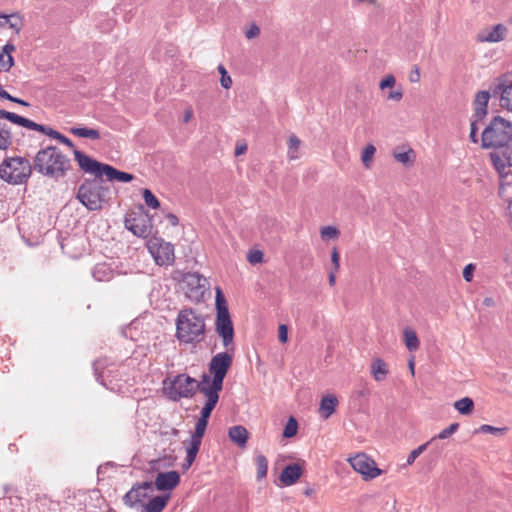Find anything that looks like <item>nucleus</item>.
<instances>
[{
    "mask_svg": "<svg viewBox=\"0 0 512 512\" xmlns=\"http://www.w3.org/2000/svg\"><path fill=\"white\" fill-rule=\"evenodd\" d=\"M482 147L493 148L490 154L494 168L501 177L507 176L512 166V123L501 116H495L482 132Z\"/></svg>",
    "mask_w": 512,
    "mask_h": 512,
    "instance_id": "obj_1",
    "label": "nucleus"
},
{
    "mask_svg": "<svg viewBox=\"0 0 512 512\" xmlns=\"http://www.w3.org/2000/svg\"><path fill=\"white\" fill-rule=\"evenodd\" d=\"M33 168L40 175L59 181L71 169V160L57 146L50 145L36 153Z\"/></svg>",
    "mask_w": 512,
    "mask_h": 512,
    "instance_id": "obj_2",
    "label": "nucleus"
},
{
    "mask_svg": "<svg viewBox=\"0 0 512 512\" xmlns=\"http://www.w3.org/2000/svg\"><path fill=\"white\" fill-rule=\"evenodd\" d=\"M206 323L203 315L192 308L179 311L176 318V338L180 343L198 344L205 338Z\"/></svg>",
    "mask_w": 512,
    "mask_h": 512,
    "instance_id": "obj_3",
    "label": "nucleus"
},
{
    "mask_svg": "<svg viewBox=\"0 0 512 512\" xmlns=\"http://www.w3.org/2000/svg\"><path fill=\"white\" fill-rule=\"evenodd\" d=\"M98 178L84 180L77 191V199L89 211L101 210L110 198V188Z\"/></svg>",
    "mask_w": 512,
    "mask_h": 512,
    "instance_id": "obj_4",
    "label": "nucleus"
},
{
    "mask_svg": "<svg viewBox=\"0 0 512 512\" xmlns=\"http://www.w3.org/2000/svg\"><path fill=\"white\" fill-rule=\"evenodd\" d=\"M73 153L80 169L85 173L94 175L95 177L105 175L109 181H119L123 183H128L134 178L132 174L119 171L109 164L98 162L82 151L75 149Z\"/></svg>",
    "mask_w": 512,
    "mask_h": 512,
    "instance_id": "obj_5",
    "label": "nucleus"
},
{
    "mask_svg": "<svg viewBox=\"0 0 512 512\" xmlns=\"http://www.w3.org/2000/svg\"><path fill=\"white\" fill-rule=\"evenodd\" d=\"M215 306V331L221 338L223 346L228 351L234 352V325L228 309L226 298L220 288H216Z\"/></svg>",
    "mask_w": 512,
    "mask_h": 512,
    "instance_id": "obj_6",
    "label": "nucleus"
},
{
    "mask_svg": "<svg viewBox=\"0 0 512 512\" xmlns=\"http://www.w3.org/2000/svg\"><path fill=\"white\" fill-rule=\"evenodd\" d=\"M33 170V163L25 157H6L0 164V178L8 184L20 185L28 181Z\"/></svg>",
    "mask_w": 512,
    "mask_h": 512,
    "instance_id": "obj_7",
    "label": "nucleus"
},
{
    "mask_svg": "<svg viewBox=\"0 0 512 512\" xmlns=\"http://www.w3.org/2000/svg\"><path fill=\"white\" fill-rule=\"evenodd\" d=\"M209 375L203 373L200 381L187 374H179L175 376L169 386L165 387V391L169 399L178 401L181 398H192L197 391L201 393L203 387H207Z\"/></svg>",
    "mask_w": 512,
    "mask_h": 512,
    "instance_id": "obj_8",
    "label": "nucleus"
},
{
    "mask_svg": "<svg viewBox=\"0 0 512 512\" xmlns=\"http://www.w3.org/2000/svg\"><path fill=\"white\" fill-rule=\"evenodd\" d=\"M233 363V352L226 349L214 355L208 365L209 380L208 389L220 392L223 389L224 379Z\"/></svg>",
    "mask_w": 512,
    "mask_h": 512,
    "instance_id": "obj_9",
    "label": "nucleus"
},
{
    "mask_svg": "<svg viewBox=\"0 0 512 512\" xmlns=\"http://www.w3.org/2000/svg\"><path fill=\"white\" fill-rule=\"evenodd\" d=\"M493 96L501 109L512 113V77L509 74L493 79Z\"/></svg>",
    "mask_w": 512,
    "mask_h": 512,
    "instance_id": "obj_10",
    "label": "nucleus"
},
{
    "mask_svg": "<svg viewBox=\"0 0 512 512\" xmlns=\"http://www.w3.org/2000/svg\"><path fill=\"white\" fill-rule=\"evenodd\" d=\"M183 289L186 296L194 302L203 300L206 291L207 280L198 272H188L183 275Z\"/></svg>",
    "mask_w": 512,
    "mask_h": 512,
    "instance_id": "obj_11",
    "label": "nucleus"
},
{
    "mask_svg": "<svg viewBox=\"0 0 512 512\" xmlns=\"http://www.w3.org/2000/svg\"><path fill=\"white\" fill-rule=\"evenodd\" d=\"M351 467L360 473L364 479H374L382 473L375 461L364 453H359L348 459Z\"/></svg>",
    "mask_w": 512,
    "mask_h": 512,
    "instance_id": "obj_12",
    "label": "nucleus"
},
{
    "mask_svg": "<svg viewBox=\"0 0 512 512\" xmlns=\"http://www.w3.org/2000/svg\"><path fill=\"white\" fill-rule=\"evenodd\" d=\"M152 482H143L135 484L123 497V501L129 507L142 503L153 492Z\"/></svg>",
    "mask_w": 512,
    "mask_h": 512,
    "instance_id": "obj_13",
    "label": "nucleus"
},
{
    "mask_svg": "<svg viewBox=\"0 0 512 512\" xmlns=\"http://www.w3.org/2000/svg\"><path fill=\"white\" fill-rule=\"evenodd\" d=\"M149 250L158 265H171L174 262V247L171 243L161 241L153 243Z\"/></svg>",
    "mask_w": 512,
    "mask_h": 512,
    "instance_id": "obj_14",
    "label": "nucleus"
},
{
    "mask_svg": "<svg viewBox=\"0 0 512 512\" xmlns=\"http://www.w3.org/2000/svg\"><path fill=\"white\" fill-rule=\"evenodd\" d=\"M490 99L494 100L493 96V81L489 85L488 90H482L476 93L474 98V115L476 121H482L487 115L488 102Z\"/></svg>",
    "mask_w": 512,
    "mask_h": 512,
    "instance_id": "obj_15",
    "label": "nucleus"
},
{
    "mask_svg": "<svg viewBox=\"0 0 512 512\" xmlns=\"http://www.w3.org/2000/svg\"><path fill=\"white\" fill-rule=\"evenodd\" d=\"M180 482V475L177 471L160 472L157 474L154 486L158 491H169L174 489Z\"/></svg>",
    "mask_w": 512,
    "mask_h": 512,
    "instance_id": "obj_16",
    "label": "nucleus"
},
{
    "mask_svg": "<svg viewBox=\"0 0 512 512\" xmlns=\"http://www.w3.org/2000/svg\"><path fill=\"white\" fill-rule=\"evenodd\" d=\"M201 393L205 396L206 402L203 408L201 409L200 417L198 419L208 421L212 411L214 410L219 401L220 392L203 387L201 389Z\"/></svg>",
    "mask_w": 512,
    "mask_h": 512,
    "instance_id": "obj_17",
    "label": "nucleus"
},
{
    "mask_svg": "<svg viewBox=\"0 0 512 512\" xmlns=\"http://www.w3.org/2000/svg\"><path fill=\"white\" fill-rule=\"evenodd\" d=\"M303 469L298 463L287 465L281 472L280 481L285 486H291L302 476Z\"/></svg>",
    "mask_w": 512,
    "mask_h": 512,
    "instance_id": "obj_18",
    "label": "nucleus"
},
{
    "mask_svg": "<svg viewBox=\"0 0 512 512\" xmlns=\"http://www.w3.org/2000/svg\"><path fill=\"white\" fill-rule=\"evenodd\" d=\"M208 421L198 419L195 425V430L191 435L188 445L190 446V455L198 452L201 446L202 437L205 434Z\"/></svg>",
    "mask_w": 512,
    "mask_h": 512,
    "instance_id": "obj_19",
    "label": "nucleus"
},
{
    "mask_svg": "<svg viewBox=\"0 0 512 512\" xmlns=\"http://www.w3.org/2000/svg\"><path fill=\"white\" fill-rule=\"evenodd\" d=\"M228 436L233 443L237 444L240 448H244L247 444L249 433L244 426L235 425L229 428Z\"/></svg>",
    "mask_w": 512,
    "mask_h": 512,
    "instance_id": "obj_20",
    "label": "nucleus"
},
{
    "mask_svg": "<svg viewBox=\"0 0 512 512\" xmlns=\"http://www.w3.org/2000/svg\"><path fill=\"white\" fill-rule=\"evenodd\" d=\"M338 399L331 394L324 395L320 402L319 414L323 419H328L336 409Z\"/></svg>",
    "mask_w": 512,
    "mask_h": 512,
    "instance_id": "obj_21",
    "label": "nucleus"
},
{
    "mask_svg": "<svg viewBox=\"0 0 512 512\" xmlns=\"http://www.w3.org/2000/svg\"><path fill=\"white\" fill-rule=\"evenodd\" d=\"M169 499L170 495L155 496L144 505V510L145 512H162Z\"/></svg>",
    "mask_w": 512,
    "mask_h": 512,
    "instance_id": "obj_22",
    "label": "nucleus"
},
{
    "mask_svg": "<svg viewBox=\"0 0 512 512\" xmlns=\"http://www.w3.org/2000/svg\"><path fill=\"white\" fill-rule=\"evenodd\" d=\"M15 49V46L9 42L2 48V52L0 53V66L4 71H9L14 65V59L11 54Z\"/></svg>",
    "mask_w": 512,
    "mask_h": 512,
    "instance_id": "obj_23",
    "label": "nucleus"
},
{
    "mask_svg": "<svg viewBox=\"0 0 512 512\" xmlns=\"http://www.w3.org/2000/svg\"><path fill=\"white\" fill-rule=\"evenodd\" d=\"M92 276L97 281H109L113 278V270L106 263H98L92 271Z\"/></svg>",
    "mask_w": 512,
    "mask_h": 512,
    "instance_id": "obj_24",
    "label": "nucleus"
},
{
    "mask_svg": "<svg viewBox=\"0 0 512 512\" xmlns=\"http://www.w3.org/2000/svg\"><path fill=\"white\" fill-rule=\"evenodd\" d=\"M507 28L502 24L495 25L487 35L481 37V41L496 43L504 39Z\"/></svg>",
    "mask_w": 512,
    "mask_h": 512,
    "instance_id": "obj_25",
    "label": "nucleus"
},
{
    "mask_svg": "<svg viewBox=\"0 0 512 512\" xmlns=\"http://www.w3.org/2000/svg\"><path fill=\"white\" fill-rule=\"evenodd\" d=\"M371 372L376 381H382L388 374L386 363L382 359H376L371 366Z\"/></svg>",
    "mask_w": 512,
    "mask_h": 512,
    "instance_id": "obj_26",
    "label": "nucleus"
},
{
    "mask_svg": "<svg viewBox=\"0 0 512 512\" xmlns=\"http://www.w3.org/2000/svg\"><path fill=\"white\" fill-rule=\"evenodd\" d=\"M403 336L406 348L410 352L416 351L419 348L420 342L414 330L411 328H405L403 331Z\"/></svg>",
    "mask_w": 512,
    "mask_h": 512,
    "instance_id": "obj_27",
    "label": "nucleus"
},
{
    "mask_svg": "<svg viewBox=\"0 0 512 512\" xmlns=\"http://www.w3.org/2000/svg\"><path fill=\"white\" fill-rule=\"evenodd\" d=\"M70 132L77 137L89 138L92 140H98L101 137L99 130L88 127H73L70 129Z\"/></svg>",
    "mask_w": 512,
    "mask_h": 512,
    "instance_id": "obj_28",
    "label": "nucleus"
},
{
    "mask_svg": "<svg viewBox=\"0 0 512 512\" xmlns=\"http://www.w3.org/2000/svg\"><path fill=\"white\" fill-rule=\"evenodd\" d=\"M13 143V136L9 126L0 124V150H7Z\"/></svg>",
    "mask_w": 512,
    "mask_h": 512,
    "instance_id": "obj_29",
    "label": "nucleus"
},
{
    "mask_svg": "<svg viewBox=\"0 0 512 512\" xmlns=\"http://www.w3.org/2000/svg\"><path fill=\"white\" fill-rule=\"evenodd\" d=\"M454 407L455 409L463 414V415H468L472 412L473 410V407H474V402L471 398L469 397H464L458 401H456L454 403Z\"/></svg>",
    "mask_w": 512,
    "mask_h": 512,
    "instance_id": "obj_30",
    "label": "nucleus"
},
{
    "mask_svg": "<svg viewBox=\"0 0 512 512\" xmlns=\"http://www.w3.org/2000/svg\"><path fill=\"white\" fill-rule=\"evenodd\" d=\"M301 140L296 135H291L288 140V158L295 160L299 158L298 149L300 148Z\"/></svg>",
    "mask_w": 512,
    "mask_h": 512,
    "instance_id": "obj_31",
    "label": "nucleus"
},
{
    "mask_svg": "<svg viewBox=\"0 0 512 512\" xmlns=\"http://www.w3.org/2000/svg\"><path fill=\"white\" fill-rule=\"evenodd\" d=\"M19 126L25 127L30 130H35V131L41 132L47 136L49 134V129H51V127H49V126L38 124V123H36L28 118H25V117L22 118Z\"/></svg>",
    "mask_w": 512,
    "mask_h": 512,
    "instance_id": "obj_32",
    "label": "nucleus"
},
{
    "mask_svg": "<svg viewBox=\"0 0 512 512\" xmlns=\"http://www.w3.org/2000/svg\"><path fill=\"white\" fill-rule=\"evenodd\" d=\"M256 466H257V478L258 479L265 478L267 476V472H268V460L264 455H262V454L257 455Z\"/></svg>",
    "mask_w": 512,
    "mask_h": 512,
    "instance_id": "obj_33",
    "label": "nucleus"
},
{
    "mask_svg": "<svg viewBox=\"0 0 512 512\" xmlns=\"http://www.w3.org/2000/svg\"><path fill=\"white\" fill-rule=\"evenodd\" d=\"M394 158L402 163L403 165H406V166H409L413 163L414 161V158H415V153L412 149H409L407 151H404V152H398V153H394Z\"/></svg>",
    "mask_w": 512,
    "mask_h": 512,
    "instance_id": "obj_34",
    "label": "nucleus"
},
{
    "mask_svg": "<svg viewBox=\"0 0 512 512\" xmlns=\"http://www.w3.org/2000/svg\"><path fill=\"white\" fill-rule=\"evenodd\" d=\"M376 148L372 144H368L362 151L361 159L366 168H369L373 160Z\"/></svg>",
    "mask_w": 512,
    "mask_h": 512,
    "instance_id": "obj_35",
    "label": "nucleus"
},
{
    "mask_svg": "<svg viewBox=\"0 0 512 512\" xmlns=\"http://www.w3.org/2000/svg\"><path fill=\"white\" fill-rule=\"evenodd\" d=\"M298 430V423L294 417H290L285 425L283 436L285 438H291L296 435Z\"/></svg>",
    "mask_w": 512,
    "mask_h": 512,
    "instance_id": "obj_36",
    "label": "nucleus"
},
{
    "mask_svg": "<svg viewBox=\"0 0 512 512\" xmlns=\"http://www.w3.org/2000/svg\"><path fill=\"white\" fill-rule=\"evenodd\" d=\"M459 428V424L458 423H452L450 424L447 428L443 429L440 433H438L436 436H434L430 441L431 443L435 440V439H440V440H443V439H447L449 438L452 434H454Z\"/></svg>",
    "mask_w": 512,
    "mask_h": 512,
    "instance_id": "obj_37",
    "label": "nucleus"
},
{
    "mask_svg": "<svg viewBox=\"0 0 512 512\" xmlns=\"http://www.w3.org/2000/svg\"><path fill=\"white\" fill-rule=\"evenodd\" d=\"M143 199L145 201V204L148 207H151L152 209H157V208L160 207L159 200L156 198V196L149 189H144L143 190Z\"/></svg>",
    "mask_w": 512,
    "mask_h": 512,
    "instance_id": "obj_38",
    "label": "nucleus"
},
{
    "mask_svg": "<svg viewBox=\"0 0 512 512\" xmlns=\"http://www.w3.org/2000/svg\"><path fill=\"white\" fill-rule=\"evenodd\" d=\"M431 444V441H428L416 449L412 450L407 457V465H412L415 460L427 449V447Z\"/></svg>",
    "mask_w": 512,
    "mask_h": 512,
    "instance_id": "obj_39",
    "label": "nucleus"
},
{
    "mask_svg": "<svg viewBox=\"0 0 512 512\" xmlns=\"http://www.w3.org/2000/svg\"><path fill=\"white\" fill-rule=\"evenodd\" d=\"M125 227L130 230L136 236H145L147 228L145 225L133 224L131 220H125Z\"/></svg>",
    "mask_w": 512,
    "mask_h": 512,
    "instance_id": "obj_40",
    "label": "nucleus"
},
{
    "mask_svg": "<svg viewBox=\"0 0 512 512\" xmlns=\"http://www.w3.org/2000/svg\"><path fill=\"white\" fill-rule=\"evenodd\" d=\"M48 136H50L53 139L58 140L60 143L68 146L69 148H73L74 147L73 142L68 137H66L65 135L61 134L60 132H58V131H56V130H54L52 128L49 129Z\"/></svg>",
    "mask_w": 512,
    "mask_h": 512,
    "instance_id": "obj_41",
    "label": "nucleus"
},
{
    "mask_svg": "<svg viewBox=\"0 0 512 512\" xmlns=\"http://www.w3.org/2000/svg\"><path fill=\"white\" fill-rule=\"evenodd\" d=\"M507 430L506 427H494L492 425H488V424H483L479 427V429L477 430V432H481V433H491V434H494V435H501L503 434L505 431Z\"/></svg>",
    "mask_w": 512,
    "mask_h": 512,
    "instance_id": "obj_42",
    "label": "nucleus"
},
{
    "mask_svg": "<svg viewBox=\"0 0 512 512\" xmlns=\"http://www.w3.org/2000/svg\"><path fill=\"white\" fill-rule=\"evenodd\" d=\"M3 118V119H6L10 122H12L13 124H17V125H20L21 123V120H22V116L16 114V113H13V112H9V111H6V110H3L1 109L0 110V119Z\"/></svg>",
    "mask_w": 512,
    "mask_h": 512,
    "instance_id": "obj_43",
    "label": "nucleus"
},
{
    "mask_svg": "<svg viewBox=\"0 0 512 512\" xmlns=\"http://www.w3.org/2000/svg\"><path fill=\"white\" fill-rule=\"evenodd\" d=\"M320 233L323 239H332L338 236L339 231L334 226H325L321 229Z\"/></svg>",
    "mask_w": 512,
    "mask_h": 512,
    "instance_id": "obj_44",
    "label": "nucleus"
},
{
    "mask_svg": "<svg viewBox=\"0 0 512 512\" xmlns=\"http://www.w3.org/2000/svg\"><path fill=\"white\" fill-rule=\"evenodd\" d=\"M218 70L221 74L220 82H221L222 87L225 89H229L232 85V80H231L230 76L227 74L226 69L224 68L223 65H219Z\"/></svg>",
    "mask_w": 512,
    "mask_h": 512,
    "instance_id": "obj_45",
    "label": "nucleus"
},
{
    "mask_svg": "<svg viewBox=\"0 0 512 512\" xmlns=\"http://www.w3.org/2000/svg\"><path fill=\"white\" fill-rule=\"evenodd\" d=\"M105 365H106L105 360H96L93 363V369H94V373L96 376V380L100 383H103L101 380L100 370L103 369L105 367Z\"/></svg>",
    "mask_w": 512,
    "mask_h": 512,
    "instance_id": "obj_46",
    "label": "nucleus"
},
{
    "mask_svg": "<svg viewBox=\"0 0 512 512\" xmlns=\"http://www.w3.org/2000/svg\"><path fill=\"white\" fill-rule=\"evenodd\" d=\"M8 25L11 29H13L18 34L23 27V19L18 14V17L11 19V21H9Z\"/></svg>",
    "mask_w": 512,
    "mask_h": 512,
    "instance_id": "obj_47",
    "label": "nucleus"
},
{
    "mask_svg": "<svg viewBox=\"0 0 512 512\" xmlns=\"http://www.w3.org/2000/svg\"><path fill=\"white\" fill-rule=\"evenodd\" d=\"M394 85H395V77L390 74L381 80L379 87H380V89L384 90L386 88H391Z\"/></svg>",
    "mask_w": 512,
    "mask_h": 512,
    "instance_id": "obj_48",
    "label": "nucleus"
},
{
    "mask_svg": "<svg viewBox=\"0 0 512 512\" xmlns=\"http://www.w3.org/2000/svg\"><path fill=\"white\" fill-rule=\"evenodd\" d=\"M186 453L187 454H186L185 462L183 463V468L188 469L195 461L198 452H195V453H193V455H190V446L187 445Z\"/></svg>",
    "mask_w": 512,
    "mask_h": 512,
    "instance_id": "obj_49",
    "label": "nucleus"
},
{
    "mask_svg": "<svg viewBox=\"0 0 512 512\" xmlns=\"http://www.w3.org/2000/svg\"><path fill=\"white\" fill-rule=\"evenodd\" d=\"M262 259H263V253L259 250L252 251L248 255V261L251 264L260 263V262H262Z\"/></svg>",
    "mask_w": 512,
    "mask_h": 512,
    "instance_id": "obj_50",
    "label": "nucleus"
},
{
    "mask_svg": "<svg viewBox=\"0 0 512 512\" xmlns=\"http://www.w3.org/2000/svg\"><path fill=\"white\" fill-rule=\"evenodd\" d=\"M474 270H475V265L472 263H470L464 267L463 278L465 279V281H467V282L472 281Z\"/></svg>",
    "mask_w": 512,
    "mask_h": 512,
    "instance_id": "obj_51",
    "label": "nucleus"
},
{
    "mask_svg": "<svg viewBox=\"0 0 512 512\" xmlns=\"http://www.w3.org/2000/svg\"><path fill=\"white\" fill-rule=\"evenodd\" d=\"M479 121H476V118H474V120L471 122V129H470V140L473 142V143H477L478 142V137H477V132H478V124Z\"/></svg>",
    "mask_w": 512,
    "mask_h": 512,
    "instance_id": "obj_52",
    "label": "nucleus"
},
{
    "mask_svg": "<svg viewBox=\"0 0 512 512\" xmlns=\"http://www.w3.org/2000/svg\"><path fill=\"white\" fill-rule=\"evenodd\" d=\"M409 81L412 83H418L420 81V71L417 66H414L409 73Z\"/></svg>",
    "mask_w": 512,
    "mask_h": 512,
    "instance_id": "obj_53",
    "label": "nucleus"
},
{
    "mask_svg": "<svg viewBox=\"0 0 512 512\" xmlns=\"http://www.w3.org/2000/svg\"><path fill=\"white\" fill-rule=\"evenodd\" d=\"M278 332H279L278 337H279L280 342L286 343L287 339H288V328H287V326L284 325V324L280 325Z\"/></svg>",
    "mask_w": 512,
    "mask_h": 512,
    "instance_id": "obj_54",
    "label": "nucleus"
},
{
    "mask_svg": "<svg viewBox=\"0 0 512 512\" xmlns=\"http://www.w3.org/2000/svg\"><path fill=\"white\" fill-rule=\"evenodd\" d=\"M16 17H18V13H13L10 15L0 13V27H4L5 25L9 24V21Z\"/></svg>",
    "mask_w": 512,
    "mask_h": 512,
    "instance_id": "obj_55",
    "label": "nucleus"
},
{
    "mask_svg": "<svg viewBox=\"0 0 512 512\" xmlns=\"http://www.w3.org/2000/svg\"><path fill=\"white\" fill-rule=\"evenodd\" d=\"M260 33V29L256 24H252L250 28L246 31L245 35L248 39H252L256 37Z\"/></svg>",
    "mask_w": 512,
    "mask_h": 512,
    "instance_id": "obj_56",
    "label": "nucleus"
},
{
    "mask_svg": "<svg viewBox=\"0 0 512 512\" xmlns=\"http://www.w3.org/2000/svg\"><path fill=\"white\" fill-rule=\"evenodd\" d=\"M331 261H332V264L334 265L335 270H338V268L340 266V264H339L340 256H339V253L336 248H334L332 250Z\"/></svg>",
    "mask_w": 512,
    "mask_h": 512,
    "instance_id": "obj_57",
    "label": "nucleus"
},
{
    "mask_svg": "<svg viewBox=\"0 0 512 512\" xmlns=\"http://www.w3.org/2000/svg\"><path fill=\"white\" fill-rule=\"evenodd\" d=\"M402 97H403V93L401 90L391 91L387 96V98L389 100H394V101H400L402 99Z\"/></svg>",
    "mask_w": 512,
    "mask_h": 512,
    "instance_id": "obj_58",
    "label": "nucleus"
},
{
    "mask_svg": "<svg viewBox=\"0 0 512 512\" xmlns=\"http://www.w3.org/2000/svg\"><path fill=\"white\" fill-rule=\"evenodd\" d=\"M193 117V110L192 108H187L185 109L184 111V115H183V122L184 123H188Z\"/></svg>",
    "mask_w": 512,
    "mask_h": 512,
    "instance_id": "obj_59",
    "label": "nucleus"
},
{
    "mask_svg": "<svg viewBox=\"0 0 512 512\" xmlns=\"http://www.w3.org/2000/svg\"><path fill=\"white\" fill-rule=\"evenodd\" d=\"M10 101L14 102V103H17L19 105H22V106H26V107L30 106V104L27 101H25L23 99H20V98H17V97H14V96H11Z\"/></svg>",
    "mask_w": 512,
    "mask_h": 512,
    "instance_id": "obj_60",
    "label": "nucleus"
},
{
    "mask_svg": "<svg viewBox=\"0 0 512 512\" xmlns=\"http://www.w3.org/2000/svg\"><path fill=\"white\" fill-rule=\"evenodd\" d=\"M167 219L169 220L170 224L173 226H177L179 223L178 217L174 214H168Z\"/></svg>",
    "mask_w": 512,
    "mask_h": 512,
    "instance_id": "obj_61",
    "label": "nucleus"
},
{
    "mask_svg": "<svg viewBox=\"0 0 512 512\" xmlns=\"http://www.w3.org/2000/svg\"><path fill=\"white\" fill-rule=\"evenodd\" d=\"M246 150H247V146L245 144L237 145L236 149H235V155L236 156L242 155L243 153H245Z\"/></svg>",
    "mask_w": 512,
    "mask_h": 512,
    "instance_id": "obj_62",
    "label": "nucleus"
},
{
    "mask_svg": "<svg viewBox=\"0 0 512 512\" xmlns=\"http://www.w3.org/2000/svg\"><path fill=\"white\" fill-rule=\"evenodd\" d=\"M483 305L486 307H493L495 305V301L492 297H486L483 300Z\"/></svg>",
    "mask_w": 512,
    "mask_h": 512,
    "instance_id": "obj_63",
    "label": "nucleus"
},
{
    "mask_svg": "<svg viewBox=\"0 0 512 512\" xmlns=\"http://www.w3.org/2000/svg\"><path fill=\"white\" fill-rule=\"evenodd\" d=\"M11 96L6 90H4L1 86H0V98L2 99H6V100H9L11 99Z\"/></svg>",
    "mask_w": 512,
    "mask_h": 512,
    "instance_id": "obj_64",
    "label": "nucleus"
}]
</instances>
